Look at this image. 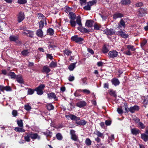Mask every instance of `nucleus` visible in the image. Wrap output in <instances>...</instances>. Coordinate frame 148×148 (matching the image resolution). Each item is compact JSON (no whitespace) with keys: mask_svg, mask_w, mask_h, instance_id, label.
Here are the masks:
<instances>
[{"mask_svg":"<svg viewBox=\"0 0 148 148\" xmlns=\"http://www.w3.org/2000/svg\"><path fill=\"white\" fill-rule=\"evenodd\" d=\"M80 3L82 5L86 4V0H79Z\"/></svg>","mask_w":148,"mask_h":148,"instance_id":"59","label":"nucleus"},{"mask_svg":"<svg viewBox=\"0 0 148 148\" xmlns=\"http://www.w3.org/2000/svg\"><path fill=\"white\" fill-rule=\"evenodd\" d=\"M87 80L86 77H84L82 79V85H85L87 84L86 82V80Z\"/></svg>","mask_w":148,"mask_h":148,"instance_id":"47","label":"nucleus"},{"mask_svg":"<svg viewBox=\"0 0 148 148\" xmlns=\"http://www.w3.org/2000/svg\"><path fill=\"white\" fill-rule=\"evenodd\" d=\"M94 29H95L98 30L99 29L100 27L97 24H95L94 25Z\"/></svg>","mask_w":148,"mask_h":148,"instance_id":"58","label":"nucleus"},{"mask_svg":"<svg viewBox=\"0 0 148 148\" xmlns=\"http://www.w3.org/2000/svg\"><path fill=\"white\" fill-rule=\"evenodd\" d=\"M64 54L67 55H70L72 53V52L70 50L68 49H66L63 51Z\"/></svg>","mask_w":148,"mask_h":148,"instance_id":"40","label":"nucleus"},{"mask_svg":"<svg viewBox=\"0 0 148 148\" xmlns=\"http://www.w3.org/2000/svg\"><path fill=\"white\" fill-rule=\"evenodd\" d=\"M138 127L142 129H143L145 127L144 125L141 122H138Z\"/></svg>","mask_w":148,"mask_h":148,"instance_id":"41","label":"nucleus"},{"mask_svg":"<svg viewBox=\"0 0 148 148\" xmlns=\"http://www.w3.org/2000/svg\"><path fill=\"white\" fill-rule=\"evenodd\" d=\"M117 34L118 36L124 38H127L129 36L127 34L125 33L122 30L118 31Z\"/></svg>","mask_w":148,"mask_h":148,"instance_id":"9","label":"nucleus"},{"mask_svg":"<svg viewBox=\"0 0 148 148\" xmlns=\"http://www.w3.org/2000/svg\"><path fill=\"white\" fill-rule=\"evenodd\" d=\"M4 90H5L7 91H10L11 90V88L10 87L6 86H4Z\"/></svg>","mask_w":148,"mask_h":148,"instance_id":"57","label":"nucleus"},{"mask_svg":"<svg viewBox=\"0 0 148 148\" xmlns=\"http://www.w3.org/2000/svg\"><path fill=\"white\" fill-rule=\"evenodd\" d=\"M76 63L77 62L71 64L68 67L69 69L71 71H73L75 67V65Z\"/></svg>","mask_w":148,"mask_h":148,"instance_id":"28","label":"nucleus"},{"mask_svg":"<svg viewBox=\"0 0 148 148\" xmlns=\"http://www.w3.org/2000/svg\"><path fill=\"white\" fill-rule=\"evenodd\" d=\"M117 111L119 114H122L123 113V111L122 109L120 108H118L117 109Z\"/></svg>","mask_w":148,"mask_h":148,"instance_id":"64","label":"nucleus"},{"mask_svg":"<svg viewBox=\"0 0 148 148\" xmlns=\"http://www.w3.org/2000/svg\"><path fill=\"white\" fill-rule=\"evenodd\" d=\"M17 112L16 110H13L12 112V114L14 117H16L17 115Z\"/></svg>","mask_w":148,"mask_h":148,"instance_id":"55","label":"nucleus"},{"mask_svg":"<svg viewBox=\"0 0 148 148\" xmlns=\"http://www.w3.org/2000/svg\"><path fill=\"white\" fill-rule=\"evenodd\" d=\"M47 108L49 110H50L53 109L54 107L51 104H49L47 106Z\"/></svg>","mask_w":148,"mask_h":148,"instance_id":"46","label":"nucleus"},{"mask_svg":"<svg viewBox=\"0 0 148 148\" xmlns=\"http://www.w3.org/2000/svg\"><path fill=\"white\" fill-rule=\"evenodd\" d=\"M95 134L98 137H100L102 138H104L103 134L101 133L99 131H97Z\"/></svg>","mask_w":148,"mask_h":148,"instance_id":"31","label":"nucleus"},{"mask_svg":"<svg viewBox=\"0 0 148 148\" xmlns=\"http://www.w3.org/2000/svg\"><path fill=\"white\" fill-rule=\"evenodd\" d=\"M141 138L145 142H147L148 140V135L145 134H141Z\"/></svg>","mask_w":148,"mask_h":148,"instance_id":"23","label":"nucleus"},{"mask_svg":"<svg viewBox=\"0 0 148 148\" xmlns=\"http://www.w3.org/2000/svg\"><path fill=\"white\" fill-rule=\"evenodd\" d=\"M147 40H146L144 39L142 41L141 43V46L142 47H143L147 43Z\"/></svg>","mask_w":148,"mask_h":148,"instance_id":"60","label":"nucleus"},{"mask_svg":"<svg viewBox=\"0 0 148 148\" xmlns=\"http://www.w3.org/2000/svg\"><path fill=\"white\" fill-rule=\"evenodd\" d=\"M18 3L21 4H23L26 3L27 0H18Z\"/></svg>","mask_w":148,"mask_h":148,"instance_id":"51","label":"nucleus"},{"mask_svg":"<svg viewBox=\"0 0 148 148\" xmlns=\"http://www.w3.org/2000/svg\"><path fill=\"white\" fill-rule=\"evenodd\" d=\"M109 51V49L106 45H104L103 47L102 51L103 53H107Z\"/></svg>","mask_w":148,"mask_h":148,"instance_id":"36","label":"nucleus"},{"mask_svg":"<svg viewBox=\"0 0 148 148\" xmlns=\"http://www.w3.org/2000/svg\"><path fill=\"white\" fill-rule=\"evenodd\" d=\"M35 89H32L31 88L28 89L27 91V93L28 95H32L35 91Z\"/></svg>","mask_w":148,"mask_h":148,"instance_id":"45","label":"nucleus"},{"mask_svg":"<svg viewBox=\"0 0 148 148\" xmlns=\"http://www.w3.org/2000/svg\"><path fill=\"white\" fill-rule=\"evenodd\" d=\"M104 145L101 143H99L97 145L96 148H104Z\"/></svg>","mask_w":148,"mask_h":148,"instance_id":"53","label":"nucleus"},{"mask_svg":"<svg viewBox=\"0 0 148 148\" xmlns=\"http://www.w3.org/2000/svg\"><path fill=\"white\" fill-rule=\"evenodd\" d=\"M25 18V15L23 12H20L17 14V21L18 23L22 22Z\"/></svg>","mask_w":148,"mask_h":148,"instance_id":"7","label":"nucleus"},{"mask_svg":"<svg viewBox=\"0 0 148 148\" xmlns=\"http://www.w3.org/2000/svg\"><path fill=\"white\" fill-rule=\"evenodd\" d=\"M45 88L44 84H41L35 89V90L37 92V94L38 95H41L43 93V90Z\"/></svg>","mask_w":148,"mask_h":148,"instance_id":"3","label":"nucleus"},{"mask_svg":"<svg viewBox=\"0 0 148 148\" xmlns=\"http://www.w3.org/2000/svg\"><path fill=\"white\" fill-rule=\"evenodd\" d=\"M29 52L28 50H24L21 52V54L23 56H26L28 55Z\"/></svg>","mask_w":148,"mask_h":148,"instance_id":"50","label":"nucleus"},{"mask_svg":"<svg viewBox=\"0 0 148 148\" xmlns=\"http://www.w3.org/2000/svg\"><path fill=\"white\" fill-rule=\"evenodd\" d=\"M147 13L146 8H145L144 9H140L139 10L138 12H137V16L138 17H143Z\"/></svg>","mask_w":148,"mask_h":148,"instance_id":"6","label":"nucleus"},{"mask_svg":"<svg viewBox=\"0 0 148 148\" xmlns=\"http://www.w3.org/2000/svg\"><path fill=\"white\" fill-rule=\"evenodd\" d=\"M51 70L47 65L44 66L42 70V72H45L46 73H48Z\"/></svg>","mask_w":148,"mask_h":148,"instance_id":"24","label":"nucleus"},{"mask_svg":"<svg viewBox=\"0 0 148 148\" xmlns=\"http://www.w3.org/2000/svg\"><path fill=\"white\" fill-rule=\"evenodd\" d=\"M42 29L40 28L36 32V34L39 37H41L43 35V32L42 30Z\"/></svg>","mask_w":148,"mask_h":148,"instance_id":"26","label":"nucleus"},{"mask_svg":"<svg viewBox=\"0 0 148 148\" xmlns=\"http://www.w3.org/2000/svg\"><path fill=\"white\" fill-rule=\"evenodd\" d=\"M124 16L123 15L120 13H116L113 15V18L116 19L118 18H121Z\"/></svg>","mask_w":148,"mask_h":148,"instance_id":"21","label":"nucleus"},{"mask_svg":"<svg viewBox=\"0 0 148 148\" xmlns=\"http://www.w3.org/2000/svg\"><path fill=\"white\" fill-rule=\"evenodd\" d=\"M25 134L26 136H24V139L25 141L28 142L30 141V138L32 139L33 140L36 139L39 140L40 139V136L37 133L31 132L28 133L26 132Z\"/></svg>","mask_w":148,"mask_h":148,"instance_id":"2","label":"nucleus"},{"mask_svg":"<svg viewBox=\"0 0 148 148\" xmlns=\"http://www.w3.org/2000/svg\"><path fill=\"white\" fill-rule=\"evenodd\" d=\"M47 33L51 36L53 35L54 34V31L53 29L49 28L47 30Z\"/></svg>","mask_w":148,"mask_h":148,"instance_id":"34","label":"nucleus"},{"mask_svg":"<svg viewBox=\"0 0 148 148\" xmlns=\"http://www.w3.org/2000/svg\"><path fill=\"white\" fill-rule=\"evenodd\" d=\"M84 9L86 10H90L91 7L87 3V5L84 7Z\"/></svg>","mask_w":148,"mask_h":148,"instance_id":"52","label":"nucleus"},{"mask_svg":"<svg viewBox=\"0 0 148 148\" xmlns=\"http://www.w3.org/2000/svg\"><path fill=\"white\" fill-rule=\"evenodd\" d=\"M71 136V139L75 141L78 140V136L75 134V131L73 130H71L70 132Z\"/></svg>","mask_w":148,"mask_h":148,"instance_id":"8","label":"nucleus"},{"mask_svg":"<svg viewBox=\"0 0 148 148\" xmlns=\"http://www.w3.org/2000/svg\"><path fill=\"white\" fill-rule=\"evenodd\" d=\"M119 53L115 50L110 51L108 53V57L109 58L114 59L118 56Z\"/></svg>","mask_w":148,"mask_h":148,"instance_id":"4","label":"nucleus"},{"mask_svg":"<svg viewBox=\"0 0 148 148\" xmlns=\"http://www.w3.org/2000/svg\"><path fill=\"white\" fill-rule=\"evenodd\" d=\"M9 39L10 41L15 42L17 45H20L21 44V42L18 40V37L17 36H11L10 37Z\"/></svg>","mask_w":148,"mask_h":148,"instance_id":"5","label":"nucleus"},{"mask_svg":"<svg viewBox=\"0 0 148 148\" xmlns=\"http://www.w3.org/2000/svg\"><path fill=\"white\" fill-rule=\"evenodd\" d=\"M130 3V0H122L121 2V3L123 5H126Z\"/></svg>","mask_w":148,"mask_h":148,"instance_id":"38","label":"nucleus"},{"mask_svg":"<svg viewBox=\"0 0 148 148\" xmlns=\"http://www.w3.org/2000/svg\"><path fill=\"white\" fill-rule=\"evenodd\" d=\"M47 97L49 99H53L56 101L58 99L55 93L53 92L47 93Z\"/></svg>","mask_w":148,"mask_h":148,"instance_id":"13","label":"nucleus"},{"mask_svg":"<svg viewBox=\"0 0 148 148\" xmlns=\"http://www.w3.org/2000/svg\"><path fill=\"white\" fill-rule=\"evenodd\" d=\"M85 143L87 146H90L91 145L92 141L89 138H86L85 141Z\"/></svg>","mask_w":148,"mask_h":148,"instance_id":"32","label":"nucleus"},{"mask_svg":"<svg viewBox=\"0 0 148 148\" xmlns=\"http://www.w3.org/2000/svg\"><path fill=\"white\" fill-rule=\"evenodd\" d=\"M9 75L12 79L16 78L17 76L14 72H10L9 73Z\"/></svg>","mask_w":148,"mask_h":148,"instance_id":"37","label":"nucleus"},{"mask_svg":"<svg viewBox=\"0 0 148 148\" xmlns=\"http://www.w3.org/2000/svg\"><path fill=\"white\" fill-rule=\"evenodd\" d=\"M75 79V77L74 76L71 75H70L68 79L70 82H72Z\"/></svg>","mask_w":148,"mask_h":148,"instance_id":"54","label":"nucleus"},{"mask_svg":"<svg viewBox=\"0 0 148 148\" xmlns=\"http://www.w3.org/2000/svg\"><path fill=\"white\" fill-rule=\"evenodd\" d=\"M27 32L28 34H29V35H28L29 37H32L34 35V32H33L29 31L27 30Z\"/></svg>","mask_w":148,"mask_h":148,"instance_id":"49","label":"nucleus"},{"mask_svg":"<svg viewBox=\"0 0 148 148\" xmlns=\"http://www.w3.org/2000/svg\"><path fill=\"white\" fill-rule=\"evenodd\" d=\"M14 130L16 132H23L25 131V130L21 127H16L14 129Z\"/></svg>","mask_w":148,"mask_h":148,"instance_id":"27","label":"nucleus"},{"mask_svg":"<svg viewBox=\"0 0 148 148\" xmlns=\"http://www.w3.org/2000/svg\"><path fill=\"white\" fill-rule=\"evenodd\" d=\"M17 82L20 84H24V81L22 76L21 75H17L16 78Z\"/></svg>","mask_w":148,"mask_h":148,"instance_id":"18","label":"nucleus"},{"mask_svg":"<svg viewBox=\"0 0 148 148\" xmlns=\"http://www.w3.org/2000/svg\"><path fill=\"white\" fill-rule=\"evenodd\" d=\"M126 27L125 23L123 19H121L120 21L117 28L121 29L122 27L124 28Z\"/></svg>","mask_w":148,"mask_h":148,"instance_id":"12","label":"nucleus"},{"mask_svg":"<svg viewBox=\"0 0 148 148\" xmlns=\"http://www.w3.org/2000/svg\"><path fill=\"white\" fill-rule=\"evenodd\" d=\"M78 30H79L81 32H88L89 31L88 30L86 29V28L83 27H78Z\"/></svg>","mask_w":148,"mask_h":148,"instance_id":"30","label":"nucleus"},{"mask_svg":"<svg viewBox=\"0 0 148 148\" xmlns=\"http://www.w3.org/2000/svg\"><path fill=\"white\" fill-rule=\"evenodd\" d=\"M86 105V103L84 101H79L76 103V106L80 108L85 106Z\"/></svg>","mask_w":148,"mask_h":148,"instance_id":"15","label":"nucleus"},{"mask_svg":"<svg viewBox=\"0 0 148 148\" xmlns=\"http://www.w3.org/2000/svg\"><path fill=\"white\" fill-rule=\"evenodd\" d=\"M131 133L134 135H136L138 134L140 132V131L139 130L135 127L134 128H131Z\"/></svg>","mask_w":148,"mask_h":148,"instance_id":"16","label":"nucleus"},{"mask_svg":"<svg viewBox=\"0 0 148 148\" xmlns=\"http://www.w3.org/2000/svg\"><path fill=\"white\" fill-rule=\"evenodd\" d=\"M143 103L145 104H148V96L144 100Z\"/></svg>","mask_w":148,"mask_h":148,"instance_id":"63","label":"nucleus"},{"mask_svg":"<svg viewBox=\"0 0 148 148\" xmlns=\"http://www.w3.org/2000/svg\"><path fill=\"white\" fill-rule=\"evenodd\" d=\"M65 116L67 118H70L72 120H75L76 122L77 120H79L80 118L79 117H77L76 116L73 114H70L68 115H66Z\"/></svg>","mask_w":148,"mask_h":148,"instance_id":"14","label":"nucleus"},{"mask_svg":"<svg viewBox=\"0 0 148 148\" xmlns=\"http://www.w3.org/2000/svg\"><path fill=\"white\" fill-rule=\"evenodd\" d=\"M38 16L39 18H41V20H43L44 17H45L42 14L38 13Z\"/></svg>","mask_w":148,"mask_h":148,"instance_id":"61","label":"nucleus"},{"mask_svg":"<svg viewBox=\"0 0 148 148\" xmlns=\"http://www.w3.org/2000/svg\"><path fill=\"white\" fill-rule=\"evenodd\" d=\"M25 109L27 111H29L31 109V107L28 104L25 105L24 106Z\"/></svg>","mask_w":148,"mask_h":148,"instance_id":"48","label":"nucleus"},{"mask_svg":"<svg viewBox=\"0 0 148 148\" xmlns=\"http://www.w3.org/2000/svg\"><path fill=\"white\" fill-rule=\"evenodd\" d=\"M96 3V1L95 0H92L90 1H89L87 3L88 5H89V6L91 7L94 5V4H95Z\"/></svg>","mask_w":148,"mask_h":148,"instance_id":"44","label":"nucleus"},{"mask_svg":"<svg viewBox=\"0 0 148 148\" xmlns=\"http://www.w3.org/2000/svg\"><path fill=\"white\" fill-rule=\"evenodd\" d=\"M69 15V18L71 19L69 23L72 27H75L76 23L75 20V19H76L77 23L80 26H82V24L81 23V17L80 16L76 17L75 13L73 12H70Z\"/></svg>","mask_w":148,"mask_h":148,"instance_id":"1","label":"nucleus"},{"mask_svg":"<svg viewBox=\"0 0 148 148\" xmlns=\"http://www.w3.org/2000/svg\"><path fill=\"white\" fill-rule=\"evenodd\" d=\"M78 91H80L84 93H86L87 94H88L90 93V90H87V89H84V90H78Z\"/></svg>","mask_w":148,"mask_h":148,"instance_id":"43","label":"nucleus"},{"mask_svg":"<svg viewBox=\"0 0 148 148\" xmlns=\"http://www.w3.org/2000/svg\"><path fill=\"white\" fill-rule=\"evenodd\" d=\"M57 66V63L56 62L52 61L49 65V66L51 68H54Z\"/></svg>","mask_w":148,"mask_h":148,"instance_id":"42","label":"nucleus"},{"mask_svg":"<svg viewBox=\"0 0 148 148\" xmlns=\"http://www.w3.org/2000/svg\"><path fill=\"white\" fill-rule=\"evenodd\" d=\"M45 23L47 25V22L46 21V18L45 17H44L43 20H41L39 22V27L40 29H42L44 27V24Z\"/></svg>","mask_w":148,"mask_h":148,"instance_id":"19","label":"nucleus"},{"mask_svg":"<svg viewBox=\"0 0 148 148\" xmlns=\"http://www.w3.org/2000/svg\"><path fill=\"white\" fill-rule=\"evenodd\" d=\"M126 46L127 48L130 51H135L136 49L135 48H134L133 46H132L130 45H128Z\"/></svg>","mask_w":148,"mask_h":148,"instance_id":"33","label":"nucleus"},{"mask_svg":"<svg viewBox=\"0 0 148 148\" xmlns=\"http://www.w3.org/2000/svg\"><path fill=\"white\" fill-rule=\"evenodd\" d=\"M17 124L18 126L21 127H23V124L22 120L20 119V120H17Z\"/></svg>","mask_w":148,"mask_h":148,"instance_id":"35","label":"nucleus"},{"mask_svg":"<svg viewBox=\"0 0 148 148\" xmlns=\"http://www.w3.org/2000/svg\"><path fill=\"white\" fill-rule=\"evenodd\" d=\"M103 32V34L107 35H112L115 33L114 30L113 29H105Z\"/></svg>","mask_w":148,"mask_h":148,"instance_id":"11","label":"nucleus"},{"mask_svg":"<svg viewBox=\"0 0 148 148\" xmlns=\"http://www.w3.org/2000/svg\"><path fill=\"white\" fill-rule=\"evenodd\" d=\"M111 82L115 86L119 85L120 84V82L118 79L114 78L111 80Z\"/></svg>","mask_w":148,"mask_h":148,"instance_id":"22","label":"nucleus"},{"mask_svg":"<svg viewBox=\"0 0 148 148\" xmlns=\"http://www.w3.org/2000/svg\"><path fill=\"white\" fill-rule=\"evenodd\" d=\"M111 121L110 120H107L105 121V124L107 125H111Z\"/></svg>","mask_w":148,"mask_h":148,"instance_id":"62","label":"nucleus"},{"mask_svg":"<svg viewBox=\"0 0 148 148\" xmlns=\"http://www.w3.org/2000/svg\"><path fill=\"white\" fill-rule=\"evenodd\" d=\"M139 107L137 106H134L133 107H130L129 109V111L132 113H133L135 111H138L139 109Z\"/></svg>","mask_w":148,"mask_h":148,"instance_id":"17","label":"nucleus"},{"mask_svg":"<svg viewBox=\"0 0 148 148\" xmlns=\"http://www.w3.org/2000/svg\"><path fill=\"white\" fill-rule=\"evenodd\" d=\"M57 139L59 140H62L63 138V136L60 133H57L56 135Z\"/></svg>","mask_w":148,"mask_h":148,"instance_id":"39","label":"nucleus"},{"mask_svg":"<svg viewBox=\"0 0 148 148\" xmlns=\"http://www.w3.org/2000/svg\"><path fill=\"white\" fill-rule=\"evenodd\" d=\"M109 93L110 95L114 97H116L117 95L115 91L113 90H110Z\"/></svg>","mask_w":148,"mask_h":148,"instance_id":"29","label":"nucleus"},{"mask_svg":"<svg viewBox=\"0 0 148 148\" xmlns=\"http://www.w3.org/2000/svg\"><path fill=\"white\" fill-rule=\"evenodd\" d=\"M71 39L72 40L77 43L81 42L83 40V38L81 37H78V36L77 35L72 37Z\"/></svg>","mask_w":148,"mask_h":148,"instance_id":"10","label":"nucleus"},{"mask_svg":"<svg viewBox=\"0 0 148 148\" xmlns=\"http://www.w3.org/2000/svg\"><path fill=\"white\" fill-rule=\"evenodd\" d=\"M47 58H49L51 60H52L53 58V56H52L51 54L47 53L46 54Z\"/></svg>","mask_w":148,"mask_h":148,"instance_id":"56","label":"nucleus"},{"mask_svg":"<svg viewBox=\"0 0 148 148\" xmlns=\"http://www.w3.org/2000/svg\"><path fill=\"white\" fill-rule=\"evenodd\" d=\"M93 22L91 20H87L86 23L85 25L88 27H92L93 25Z\"/></svg>","mask_w":148,"mask_h":148,"instance_id":"25","label":"nucleus"},{"mask_svg":"<svg viewBox=\"0 0 148 148\" xmlns=\"http://www.w3.org/2000/svg\"><path fill=\"white\" fill-rule=\"evenodd\" d=\"M87 123V122L86 121L84 120H81L80 119L79 120H77V121L75 122V123L78 125H84Z\"/></svg>","mask_w":148,"mask_h":148,"instance_id":"20","label":"nucleus"}]
</instances>
